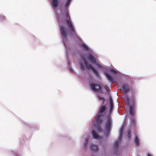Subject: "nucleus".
<instances>
[{
	"instance_id": "9",
	"label": "nucleus",
	"mask_w": 156,
	"mask_h": 156,
	"mask_svg": "<svg viewBox=\"0 0 156 156\" xmlns=\"http://www.w3.org/2000/svg\"><path fill=\"white\" fill-rule=\"evenodd\" d=\"M52 2L53 8H57L58 4V0H52Z\"/></svg>"
},
{
	"instance_id": "29",
	"label": "nucleus",
	"mask_w": 156,
	"mask_h": 156,
	"mask_svg": "<svg viewBox=\"0 0 156 156\" xmlns=\"http://www.w3.org/2000/svg\"><path fill=\"white\" fill-rule=\"evenodd\" d=\"M70 71H72V72H73V70H72V69L71 68H70Z\"/></svg>"
},
{
	"instance_id": "23",
	"label": "nucleus",
	"mask_w": 156,
	"mask_h": 156,
	"mask_svg": "<svg viewBox=\"0 0 156 156\" xmlns=\"http://www.w3.org/2000/svg\"><path fill=\"white\" fill-rule=\"evenodd\" d=\"M110 72L114 73H117L116 71L113 69H110Z\"/></svg>"
},
{
	"instance_id": "13",
	"label": "nucleus",
	"mask_w": 156,
	"mask_h": 156,
	"mask_svg": "<svg viewBox=\"0 0 156 156\" xmlns=\"http://www.w3.org/2000/svg\"><path fill=\"white\" fill-rule=\"evenodd\" d=\"M109 104L110 106V110H112L113 108V104L112 100L111 98H110V101H109Z\"/></svg>"
},
{
	"instance_id": "5",
	"label": "nucleus",
	"mask_w": 156,
	"mask_h": 156,
	"mask_svg": "<svg viewBox=\"0 0 156 156\" xmlns=\"http://www.w3.org/2000/svg\"><path fill=\"white\" fill-rule=\"evenodd\" d=\"M111 127V120L110 117L107 118V122L105 125V130L108 133L109 132Z\"/></svg>"
},
{
	"instance_id": "28",
	"label": "nucleus",
	"mask_w": 156,
	"mask_h": 156,
	"mask_svg": "<svg viewBox=\"0 0 156 156\" xmlns=\"http://www.w3.org/2000/svg\"><path fill=\"white\" fill-rule=\"evenodd\" d=\"M147 156H152L150 154H148L147 155Z\"/></svg>"
},
{
	"instance_id": "7",
	"label": "nucleus",
	"mask_w": 156,
	"mask_h": 156,
	"mask_svg": "<svg viewBox=\"0 0 156 156\" xmlns=\"http://www.w3.org/2000/svg\"><path fill=\"white\" fill-rule=\"evenodd\" d=\"M60 29L61 31V35H62L65 38L66 37V29L62 26H60Z\"/></svg>"
},
{
	"instance_id": "25",
	"label": "nucleus",
	"mask_w": 156,
	"mask_h": 156,
	"mask_svg": "<svg viewBox=\"0 0 156 156\" xmlns=\"http://www.w3.org/2000/svg\"><path fill=\"white\" fill-rule=\"evenodd\" d=\"M0 19H1L4 20L5 19V16H0Z\"/></svg>"
},
{
	"instance_id": "16",
	"label": "nucleus",
	"mask_w": 156,
	"mask_h": 156,
	"mask_svg": "<svg viewBox=\"0 0 156 156\" xmlns=\"http://www.w3.org/2000/svg\"><path fill=\"white\" fill-rule=\"evenodd\" d=\"M81 47L86 51H88L89 49L88 47L84 44H82L81 45Z\"/></svg>"
},
{
	"instance_id": "22",
	"label": "nucleus",
	"mask_w": 156,
	"mask_h": 156,
	"mask_svg": "<svg viewBox=\"0 0 156 156\" xmlns=\"http://www.w3.org/2000/svg\"><path fill=\"white\" fill-rule=\"evenodd\" d=\"M122 130H123V129L122 128L120 131V136L119 137V138H121V136L122 135Z\"/></svg>"
},
{
	"instance_id": "6",
	"label": "nucleus",
	"mask_w": 156,
	"mask_h": 156,
	"mask_svg": "<svg viewBox=\"0 0 156 156\" xmlns=\"http://www.w3.org/2000/svg\"><path fill=\"white\" fill-rule=\"evenodd\" d=\"M87 58L92 63L94 64H96L97 62L96 59L94 56L91 54H89L87 57Z\"/></svg>"
},
{
	"instance_id": "1",
	"label": "nucleus",
	"mask_w": 156,
	"mask_h": 156,
	"mask_svg": "<svg viewBox=\"0 0 156 156\" xmlns=\"http://www.w3.org/2000/svg\"><path fill=\"white\" fill-rule=\"evenodd\" d=\"M60 15L62 20L67 23L69 30L70 32V34L75 37H78L76 34L75 29L70 21V17L68 9H62Z\"/></svg>"
},
{
	"instance_id": "14",
	"label": "nucleus",
	"mask_w": 156,
	"mask_h": 156,
	"mask_svg": "<svg viewBox=\"0 0 156 156\" xmlns=\"http://www.w3.org/2000/svg\"><path fill=\"white\" fill-rule=\"evenodd\" d=\"M129 113L131 115L133 116L134 115V112L132 107L130 106L129 108Z\"/></svg>"
},
{
	"instance_id": "19",
	"label": "nucleus",
	"mask_w": 156,
	"mask_h": 156,
	"mask_svg": "<svg viewBox=\"0 0 156 156\" xmlns=\"http://www.w3.org/2000/svg\"><path fill=\"white\" fill-rule=\"evenodd\" d=\"M71 0H68L67 2L65 4V7L63 9H68V8L69 7V4L70 3V1Z\"/></svg>"
},
{
	"instance_id": "27",
	"label": "nucleus",
	"mask_w": 156,
	"mask_h": 156,
	"mask_svg": "<svg viewBox=\"0 0 156 156\" xmlns=\"http://www.w3.org/2000/svg\"><path fill=\"white\" fill-rule=\"evenodd\" d=\"M88 140L87 139H86L85 140V144H87V143H88Z\"/></svg>"
},
{
	"instance_id": "10",
	"label": "nucleus",
	"mask_w": 156,
	"mask_h": 156,
	"mask_svg": "<svg viewBox=\"0 0 156 156\" xmlns=\"http://www.w3.org/2000/svg\"><path fill=\"white\" fill-rule=\"evenodd\" d=\"M92 135L93 137L95 139H98L99 137L97 133L94 130L92 131Z\"/></svg>"
},
{
	"instance_id": "12",
	"label": "nucleus",
	"mask_w": 156,
	"mask_h": 156,
	"mask_svg": "<svg viewBox=\"0 0 156 156\" xmlns=\"http://www.w3.org/2000/svg\"><path fill=\"white\" fill-rule=\"evenodd\" d=\"M91 148L92 150L93 151H97L98 150V147L97 146L95 145H92L91 146Z\"/></svg>"
},
{
	"instance_id": "20",
	"label": "nucleus",
	"mask_w": 156,
	"mask_h": 156,
	"mask_svg": "<svg viewBox=\"0 0 156 156\" xmlns=\"http://www.w3.org/2000/svg\"><path fill=\"white\" fill-rule=\"evenodd\" d=\"M80 68L82 70H83L84 69V66L83 64V62H80Z\"/></svg>"
},
{
	"instance_id": "18",
	"label": "nucleus",
	"mask_w": 156,
	"mask_h": 156,
	"mask_svg": "<svg viewBox=\"0 0 156 156\" xmlns=\"http://www.w3.org/2000/svg\"><path fill=\"white\" fill-rule=\"evenodd\" d=\"M127 136L128 139H129L131 137V130L130 129H128L127 130Z\"/></svg>"
},
{
	"instance_id": "21",
	"label": "nucleus",
	"mask_w": 156,
	"mask_h": 156,
	"mask_svg": "<svg viewBox=\"0 0 156 156\" xmlns=\"http://www.w3.org/2000/svg\"><path fill=\"white\" fill-rule=\"evenodd\" d=\"M119 144V141H116L115 142L114 145V147L115 148H117Z\"/></svg>"
},
{
	"instance_id": "24",
	"label": "nucleus",
	"mask_w": 156,
	"mask_h": 156,
	"mask_svg": "<svg viewBox=\"0 0 156 156\" xmlns=\"http://www.w3.org/2000/svg\"><path fill=\"white\" fill-rule=\"evenodd\" d=\"M98 99L100 100H102L104 102L105 101V99L101 97L100 96H98Z\"/></svg>"
},
{
	"instance_id": "2",
	"label": "nucleus",
	"mask_w": 156,
	"mask_h": 156,
	"mask_svg": "<svg viewBox=\"0 0 156 156\" xmlns=\"http://www.w3.org/2000/svg\"><path fill=\"white\" fill-rule=\"evenodd\" d=\"M106 108L105 106H101L99 109L98 112L96 116V123L95 125L98 127V130L101 131V128L99 127L100 124L103 121V117L104 116V112L106 110Z\"/></svg>"
},
{
	"instance_id": "15",
	"label": "nucleus",
	"mask_w": 156,
	"mask_h": 156,
	"mask_svg": "<svg viewBox=\"0 0 156 156\" xmlns=\"http://www.w3.org/2000/svg\"><path fill=\"white\" fill-rule=\"evenodd\" d=\"M135 142L136 144V145H138L139 143V140L138 136H136V138L135 140Z\"/></svg>"
},
{
	"instance_id": "26",
	"label": "nucleus",
	"mask_w": 156,
	"mask_h": 156,
	"mask_svg": "<svg viewBox=\"0 0 156 156\" xmlns=\"http://www.w3.org/2000/svg\"><path fill=\"white\" fill-rule=\"evenodd\" d=\"M97 65L99 68H101V65L99 64L97 62L96 63Z\"/></svg>"
},
{
	"instance_id": "11",
	"label": "nucleus",
	"mask_w": 156,
	"mask_h": 156,
	"mask_svg": "<svg viewBox=\"0 0 156 156\" xmlns=\"http://www.w3.org/2000/svg\"><path fill=\"white\" fill-rule=\"evenodd\" d=\"M105 74L107 77L108 79L111 82H113V79L112 77L110 76V74L107 73H105Z\"/></svg>"
},
{
	"instance_id": "3",
	"label": "nucleus",
	"mask_w": 156,
	"mask_h": 156,
	"mask_svg": "<svg viewBox=\"0 0 156 156\" xmlns=\"http://www.w3.org/2000/svg\"><path fill=\"white\" fill-rule=\"evenodd\" d=\"M83 61L84 64L86 68L88 69H91L94 73L96 75L97 77H99V73L97 70L95 69L91 64L88 63L87 60L84 58H83Z\"/></svg>"
},
{
	"instance_id": "17",
	"label": "nucleus",
	"mask_w": 156,
	"mask_h": 156,
	"mask_svg": "<svg viewBox=\"0 0 156 156\" xmlns=\"http://www.w3.org/2000/svg\"><path fill=\"white\" fill-rule=\"evenodd\" d=\"M125 101L126 103L127 104H129V97L127 96L125 98Z\"/></svg>"
},
{
	"instance_id": "8",
	"label": "nucleus",
	"mask_w": 156,
	"mask_h": 156,
	"mask_svg": "<svg viewBox=\"0 0 156 156\" xmlns=\"http://www.w3.org/2000/svg\"><path fill=\"white\" fill-rule=\"evenodd\" d=\"M129 89L127 84H124L122 87V90L124 92H127L129 90Z\"/></svg>"
},
{
	"instance_id": "4",
	"label": "nucleus",
	"mask_w": 156,
	"mask_h": 156,
	"mask_svg": "<svg viewBox=\"0 0 156 156\" xmlns=\"http://www.w3.org/2000/svg\"><path fill=\"white\" fill-rule=\"evenodd\" d=\"M90 88L92 90L95 92L99 91L101 90L100 86L94 83H92L90 84Z\"/></svg>"
}]
</instances>
